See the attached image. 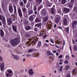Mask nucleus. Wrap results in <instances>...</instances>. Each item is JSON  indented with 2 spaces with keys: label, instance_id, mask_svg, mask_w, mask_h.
Masks as SVG:
<instances>
[{
  "label": "nucleus",
  "instance_id": "56",
  "mask_svg": "<svg viewBox=\"0 0 77 77\" xmlns=\"http://www.w3.org/2000/svg\"><path fill=\"white\" fill-rule=\"evenodd\" d=\"M72 43L73 44H74L75 43V40L74 39H72Z\"/></svg>",
  "mask_w": 77,
  "mask_h": 77
},
{
  "label": "nucleus",
  "instance_id": "1",
  "mask_svg": "<svg viewBox=\"0 0 77 77\" xmlns=\"http://www.w3.org/2000/svg\"><path fill=\"white\" fill-rule=\"evenodd\" d=\"M33 41H32V42H29V41H27L26 42V45L28 47H29L30 46H33L34 45H35L36 44L37 41L38 40V38H34V39H33Z\"/></svg>",
  "mask_w": 77,
  "mask_h": 77
},
{
  "label": "nucleus",
  "instance_id": "44",
  "mask_svg": "<svg viewBox=\"0 0 77 77\" xmlns=\"http://www.w3.org/2000/svg\"><path fill=\"white\" fill-rule=\"evenodd\" d=\"M48 46V45L46 43H45L44 44V47H47Z\"/></svg>",
  "mask_w": 77,
  "mask_h": 77
},
{
  "label": "nucleus",
  "instance_id": "27",
  "mask_svg": "<svg viewBox=\"0 0 77 77\" xmlns=\"http://www.w3.org/2000/svg\"><path fill=\"white\" fill-rule=\"evenodd\" d=\"M42 45V42L41 41H39L38 42V44L37 46V47L38 48H39L41 47V46Z\"/></svg>",
  "mask_w": 77,
  "mask_h": 77
},
{
  "label": "nucleus",
  "instance_id": "29",
  "mask_svg": "<svg viewBox=\"0 0 77 77\" xmlns=\"http://www.w3.org/2000/svg\"><path fill=\"white\" fill-rule=\"evenodd\" d=\"M14 58L16 60H19L20 59V57L16 55L14 56Z\"/></svg>",
  "mask_w": 77,
  "mask_h": 77
},
{
  "label": "nucleus",
  "instance_id": "39",
  "mask_svg": "<svg viewBox=\"0 0 77 77\" xmlns=\"http://www.w3.org/2000/svg\"><path fill=\"white\" fill-rule=\"evenodd\" d=\"M49 60L51 61H53L54 60V58L53 57H51V56H50Z\"/></svg>",
  "mask_w": 77,
  "mask_h": 77
},
{
  "label": "nucleus",
  "instance_id": "41",
  "mask_svg": "<svg viewBox=\"0 0 77 77\" xmlns=\"http://www.w3.org/2000/svg\"><path fill=\"white\" fill-rule=\"evenodd\" d=\"M33 10L34 11H36V10H37V8H36V5H35V6H34V8H33Z\"/></svg>",
  "mask_w": 77,
  "mask_h": 77
},
{
  "label": "nucleus",
  "instance_id": "6",
  "mask_svg": "<svg viewBox=\"0 0 77 77\" xmlns=\"http://www.w3.org/2000/svg\"><path fill=\"white\" fill-rule=\"evenodd\" d=\"M56 18L55 19V23L57 24L59 23V21L60 20L61 17L59 15H56Z\"/></svg>",
  "mask_w": 77,
  "mask_h": 77
},
{
  "label": "nucleus",
  "instance_id": "4",
  "mask_svg": "<svg viewBox=\"0 0 77 77\" xmlns=\"http://www.w3.org/2000/svg\"><path fill=\"white\" fill-rule=\"evenodd\" d=\"M77 20H74L72 22V28L73 30V32L74 34H75L76 31L75 30L77 27Z\"/></svg>",
  "mask_w": 77,
  "mask_h": 77
},
{
  "label": "nucleus",
  "instance_id": "53",
  "mask_svg": "<svg viewBox=\"0 0 77 77\" xmlns=\"http://www.w3.org/2000/svg\"><path fill=\"white\" fill-rule=\"evenodd\" d=\"M49 55H52L53 56L54 55V54H53V53H52L51 52H50V54H48V56H49Z\"/></svg>",
  "mask_w": 77,
  "mask_h": 77
},
{
  "label": "nucleus",
  "instance_id": "54",
  "mask_svg": "<svg viewBox=\"0 0 77 77\" xmlns=\"http://www.w3.org/2000/svg\"><path fill=\"white\" fill-rule=\"evenodd\" d=\"M0 61H3V58L0 55Z\"/></svg>",
  "mask_w": 77,
  "mask_h": 77
},
{
  "label": "nucleus",
  "instance_id": "15",
  "mask_svg": "<svg viewBox=\"0 0 77 77\" xmlns=\"http://www.w3.org/2000/svg\"><path fill=\"white\" fill-rule=\"evenodd\" d=\"M73 6V4H72V3L70 2L67 4V6L69 7L70 9L72 8Z\"/></svg>",
  "mask_w": 77,
  "mask_h": 77
},
{
  "label": "nucleus",
  "instance_id": "34",
  "mask_svg": "<svg viewBox=\"0 0 77 77\" xmlns=\"http://www.w3.org/2000/svg\"><path fill=\"white\" fill-rule=\"evenodd\" d=\"M6 71L8 73V74H10L12 73V70H10L8 69Z\"/></svg>",
  "mask_w": 77,
  "mask_h": 77
},
{
  "label": "nucleus",
  "instance_id": "3",
  "mask_svg": "<svg viewBox=\"0 0 77 77\" xmlns=\"http://www.w3.org/2000/svg\"><path fill=\"white\" fill-rule=\"evenodd\" d=\"M11 18H8L7 19V23L8 24V26H10L11 24L12 23V19H13L14 21H15V15H13V14L11 15Z\"/></svg>",
  "mask_w": 77,
  "mask_h": 77
},
{
  "label": "nucleus",
  "instance_id": "12",
  "mask_svg": "<svg viewBox=\"0 0 77 77\" xmlns=\"http://www.w3.org/2000/svg\"><path fill=\"white\" fill-rule=\"evenodd\" d=\"M9 10L11 13H12L13 12V9L12 6L10 5L9 6Z\"/></svg>",
  "mask_w": 77,
  "mask_h": 77
},
{
  "label": "nucleus",
  "instance_id": "28",
  "mask_svg": "<svg viewBox=\"0 0 77 77\" xmlns=\"http://www.w3.org/2000/svg\"><path fill=\"white\" fill-rule=\"evenodd\" d=\"M41 14L42 15L45 16L46 15V13L45 11H44V9H42V10L41 11Z\"/></svg>",
  "mask_w": 77,
  "mask_h": 77
},
{
  "label": "nucleus",
  "instance_id": "19",
  "mask_svg": "<svg viewBox=\"0 0 77 77\" xmlns=\"http://www.w3.org/2000/svg\"><path fill=\"white\" fill-rule=\"evenodd\" d=\"M46 25L47 26L48 29H50L51 28V24H49L48 22L47 23Z\"/></svg>",
  "mask_w": 77,
  "mask_h": 77
},
{
  "label": "nucleus",
  "instance_id": "59",
  "mask_svg": "<svg viewBox=\"0 0 77 77\" xmlns=\"http://www.w3.org/2000/svg\"><path fill=\"white\" fill-rule=\"evenodd\" d=\"M66 77H70V73H68L66 75Z\"/></svg>",
  "mask_w": 77,
  "mask_h": 77
},
{
  "label": "nucleus",
  "instance_id": "58",
  "mask_svg": "<svg viewBox=\"0 0 77 77\" xmlns=\"http://www.w3.org/2000/svg\"><path fill=\"white\" fill-rule=\"evenodd\" d=\"M31 56V55L30 54H27V55H26V57H29Z\"/></svg>",
  "mask_w": 77,
  "mask_h": 77
},
{
  "label": "nucleus",
  "instance_id": "57",
  "mask_svg": "<svg viewBox=\"0 0 77 77\" xmlns=\"http://www.w3.org/2000/svg\"><path fill=\"white\" fill-rule=\"evenodd\" d=\"M35 31H38V28L36 27H35L34 29Z\"/></svg>",
  "mask_w": 77,
  "mask_h": 77
},
{
  "label": "nucleus",
  "instance_id": "55",
  "mask_svg": "<svg viewBox=\"0 0 77 77\" xmlns=\"http://www.w3.org/2000/svg\"><path fill=\"white\" fill-rule=\"evenodd\" d=\"M59 61L60 62H63L64 61V60H63V59H60L59 60Z\"/></svg>",
  "mask_w": 77,
  "mask_h": 77
},
{
  "label": "nucleus",
  "instance_id": "23",
  "mask_svg": "<svg viewBox=\"0 0 77 77\" xmlns=\"http://www.w3.org/2000/svg\"><path fill=\"white\" fill-rule=\"evenodd\" d=\"M33 13V11L32 9H31L30 10L28 11V15H31Z\"/></svg>",
  "mask_w": 77,
  "mask_h": 77
},
{
  "label": "nucleus",
  "instance_id": "40",
  "mask_svg": "<svg viewBox=\"0 0 77 77\" xmlns=\"http://www.w3.org/2000/svg\"><path fill=\"white\" fill-rule=\"evenodd\" d=\"M73 11H77V7H74V9H73Z\"/></svg>",
  "mask_w": 77,
  "mask_h": 77
},
{
  "label": "nucleus",
  "instance_id": "50",
  "mask_svg": "<svg viewBox=\"0 0 77 77\" xmlns=\"http://www.w3.org/2000/svg\"><path fill=\"white\" fill-rule=\"evenodd\" d=\"M65 58H66V59L67 60H69V55H66Z\"/></svg>",
  "mask_w": 77,
  "mask_h": 77
},
{
  "label": "nucleus",
  "instance_id": "20",
  "mask_svg": "<svg viewBox=\"0 0 77 77\" xmlns=\"http://www.w3.org/2000/svg\"><path fill=\"white\" fill-rule=\"evenodd\" d=\"M29 73L30 75H32L34 74V72H33V70L32 69H30L29 70Z\"/></svg>",
  "mask_w": 77,
  "mask_h": 77
},
{
  "label": "nucleus",
  "instance_id": "21",
  "mask_svg": "<svg viewBox=\"0 0 77 77\" xmlns=\"http://www.w3.org/2000/svg\"><path fill=\"white\" fill-rule=\"evenodd\" d=\"M49 17L48 16H47L44 18L43 19V21L44 22H46L48 20Z\"/></svg>",
  "mask_w": 77,
  "mask_h": 77
},
{
  "label": "nucleus",
  "instance_id": "14",
  "mask_svg": "<svg viewBox=\"0 0 77 77\" xmlns=\"http://www.w3.org/2000/svg\"><path fill=\"white\" fill-rule=\"evenodd\" d=\"M25 36L26 38H28L31 37V35L29 34L28 32L26 33L25 34Z\"/></svg>",
  "mask_w": 77,
  "mask_h": 77
},
{
  "label": "nucleus",
  "instance_id": "62",
  "mask_svg": "<svg viewBox=\"0 0 77 77\" xmlns=\"http://www.w3.org/2000/svg\"><path fill=\"white\" fill-rule=\"evenodd\" d=\"M13 7H14V10H16V6L15 5H14L13 6Z\"/></svg>",
  "mask_w": 77,
  "mask_h": 77
},
{
  "label": "nucleus",
  "instance_id": "30",
  "mask_svg": "<svg viewBox=\"0 0 77 77\" xmlns=\"http://www.w3.org/2000/svg\"><path fill=\"white\" fill-rule=\"evenodd\" d=\"M5 74L6 75L7 77H10L11 76V74L8 73L7 71H6Z\"/></svg>",
  "mask_w": 77,
  "mask_h": 77
},
{
  "label": "nucleus",
  "instance_id": "35",
  "mask_svg": "<svg viewBox=\"0 0 77 77\" xmlns=\"http://www.w3.org/2000/svg\"><path fill=\"white\" fill-rule=\"evenodd\" d=\"M19 4L20 6L21 7H23L24 5L23 2L22 1H21L20 2H19Z\"/></svg>",
  "mask_w": 77,
  "mask_h": 77
},
{
  "label": "nucleus",
  "instance_id": "52",
  "mask_svg": "<svg viewBox=\"0 0 77 77\" xmlns=\"http://www.w3.org/2000/svg\"><path fill=\"white\" fill-rule=\"evenodd\" d=\"M63 57V56L61 55H60L59 56V58L60 59H61Z\"/></svg>",
  "mask_w": 77,
  "mask_h": 77
},
{
  "label": "nucleus",
  "instance_id": "10",
  "mask_svg": "<svg viewBox=\"0 0 77 77\" xmlns=\"http://www.w3.org/2000/svg\"><path fill=\"white\" fill-rule=\"evenodd\" d=\"M23 14V16L25 17H27L28 15L27 12L26 13V8H23L22 10Z\"/></svg>",
  "mask_w": 77,
  "mask_h": 77
},
{
  "label": "nucleus",
  "instance_id": "43",
  "mask_svg": "<svg viewBox=\"0 0 77 77\" xmlns=\"http://www.w3.org/2000/svg\"><path fill=\"white\" fill-rule=\"evenodd\" d=\"M56 42H57V44L58 45L60 44V43H61V42L59 41V40L57 41Z\"/></svg>",
  "mask_w": 77,
  "mask_h": 77
},
{
  "label": "nucleus",
  "instance_id": "32",
  "mask_svg": "<svg viewBox=\"0 0 77 77\" xmlns=\"http://www.w3.org/2000/svg\"><path fill=\"white\" fill-rule=\"evenodd\" d=\"M52 5V4L51 3H48L47 4V7H51Z\"/></svg>",
  "mask_w": 77,
  "mask_h": 77
},
{
  "label": "nucleus",
  "instance_id": "22",
  "mask_svg": "<svg viewBox=\"0 0 77 77\" xmlns=\"http://www.w3.org/2000/svg\"><path fill=\"white\" fill-rule=\"evenodd\" d=\"M35 22L36 23H41V20L39 18H36L35 20Z\"/></svg>",
  "mask_w": 77,
  "mask_h": 77
},
{
  "label": "nucleus",
  "instance_id": "47",
  "mask_svg": "<svg viewBox=\"0 0 77 77\" xmlns=\"http://www.w3.org/2000/svg\"><path fill=\"white\" fill-rule=\"evenodd\" d=\"M62 68H63V66H61L60 67V68L59 71L60 72H62Z\"/></svg>",
  "mask_w": 77,
  "mask_h": 77
},
{
  "label": "nucleus",
  "instance_id": "31",
  "mask_svg": "<svg viewBox=\"0 0 77 77\" xmlns=\"http://www.w3.org/2000/svg\"><path fill=\"white\" fill-rule=\"evenodd\" d=\"M66 2V0H61V3L63 5L65 4Z\"/></svg>",
  "mask_w": 77,
  "mask_h": 77
},
{
  "label": "nucleus",
  "instance_id": "13",
  "mask_svg": "<svg viewBox=\"0 0 77 77\" xmlns=\"http://www.w3.org/2000/svg\"><path fill=\"white\" fill-rule=\"evenodd\" d=\"M42 25V23H39L38 24H36L35 25V27H39V29H41L42 28V26H41Z\"/></svg>",
  "mask_w": 77,
  "mask_h": 77
},
{
  "label": "nucleus",
  "instance_id": "45",
  "mask_svg": "<svg viewBox=\"0 0 77 77\" xmlns=\"http://www.w3.org/2000/svg\"><path fill=\"white\" fill-rule=\"evenodd\" d=\"M30 6V4L29 3H28L27 5H26V7L27 8H28Z\"/></svg>",
  "mask_w": 77,
  "mask_h": 77
},
{
  "label": "nucleus",
  "instance_id": "8",
  "mask_svg": "<svg viewBox=\"0 0 77 77\" xmlns=\"http://www.w3.org/2000/svg\"><path fill=\"white\" fill-rule=\"evenodd\" d=\"M17 12L18 13L19 16L20 17H22L23 16L21 10L20 8L17 9Z\"/></svg>",
  "mask_w": 77,
  "mask_h": 77
},
{
  "label": "nucleus",
  "instance_id": "16",
  "mask_svg": "<svg viewBox=\"0 0 77 77\" xmlns=\"http://www.w3.org/2000/svg\"><path fill=\"white\" fill-rule=\"evenodd\" d=\"M51 10V13L53 15H54V16L55 15V13H54V10H55L54 8V7H53L52 8Z\"/></svg>",
  "mask_w": 77,
  "mask_h": 77
},
{
  "label": "nucleus",
  "instance_id": "64",
  "mask_svg": "<svg viewBox=\"0 0 77 77\" xmlns=\"http://www.w3.org/2000/svg\"><path fill=\"white\" fill-rule=\"evenodd\" d=\"M55 46L56 47H57V48H60V46H57V45H56V44H55Z\"/></svg>",
  "mask_w": 77,
  "mask_h": 77
},
{
  "label": "nucleus",
  "instance_id": "63",
  "mask_svg": "<svg viewBox=\"0 0 77 77\" xmlns=\"http://www.w3.org/2000/svg\"><path fill=\"white\" fill-rule=\"evenodd\" d=\"M71 2L72 3V4L74 3L75 2V0H71Z\"/></svg>",
  "mask_w": 77,
  "mask_h": 77
},
{
  "label": "nucleus",
  "instance_id": "61",
  "mask_svg": "<svg viewBox=\"0 0 77 77\" xmlns=\"http://www.w3.org/2000/svg\"><path fill=\"white\" fill-rule=\"evenodd\" d=\"M58 29H61V30H63L62 28L61 27V26H59V27H58Z\"/></svg>",
  "mask_w": 77,
  "mask_h": 77
},
{
  "label": "nucleus",
  "instance_id": "51",
  "mask_svg": "<svg viewBox=\"0 0 77 77\" xmlns=\"http://www.w3.org/2000/svg\"><path fill=\"white\" fill-rule=\"evenodd\" d=\"M33 51V50L32 49H30L29 50V53H31V52H32Z\"/></svg>",
  "mask_w": 77,
  "mask_h": 77
},
{
  "label": "nucleus",
  "instance_id": "37",
  "mask_svg": "<svg viewBox=\"0 0 77 77\" xmlns=\"http://www.w3.org/2000/svg\"><path fill=\"white\" fill-rule=\"evenodd\" d=\"M42 0H36V2L40 4L42 2Z\"/></svg>",
  "mask_w": 77,
  "mask_h": 77
},
{
  "label": "nucleus",
  "instance_id": "25",
  "mask_svg": "<svg viewBox=\"0 0 77 77\" xmlns=\"http://www.w3.org/2000/svg\"><path fill=\"white\" fill-rule=\"evenodd\" d=\"M13 29L15 32H17V27L16 26L14 25L12 26Z\"/></svg>",
  "mask_w": 77,
  "mask_h": 77
},
{
  "label": "nucleus",
  "instance_id": "48",
  "mask_svg": "<svg viewBox=\"0 0 77 77\" xmlns=\"http://www.w3.org/2000/svg\"><path fill=\"white\" fill-rule=\"evenodd\" d=\"M47 34H45L43 36V38H46L47 37Z\"/></svg>",
  "mask_w": 77,
  "mask_h": 77
},
{
  "label": "nucleus",
  "instance_id": "24",
  "mask_svg": "<svg viewBox=\"0 0 77 77\" xmlns=\"http://www.w3.org/2000/svg\"><path fill=\"white\" fill-rule=\"evenodd\" d=\"M31 26H27L25 28V29L26 30L28 31L30 30L31 29Z\"/></svg>",
  "mask_w": 77,
  "mask_h": 77
},
{
  "label": "nucleus",
  "instance_id": "60",
  "mask_svg": "<svg viewBox=\"0 0 77 77\" xmlns=\"http://www.w3.org/2000/svg\"><path fill=\"white\" fill-rule=\"evenodd\" d=\"M23 2L24 4H26L27 2V0H23Z\"/></svg>",
  "mask_w": 77,
  "mask_h": 77
},
{
  "label": "nucleus",
  "instance_id": "33",
  "mask_svg": "<svg viewBox=\"0 0 77 77\" xmlns=\"http://www.w3.org/2000/svg\"><path fill=\"white\" fill-rule=\"evenodd\" d=\"M72 73L74 74L75 75L76 74V70L75 69H73L72 71Z\"/></svg>",
  "mask_w": 77,
  "mask_h": 77
},
{
  "label": "nucleus",
  "instance_id": "7",
  "mask_svg": "<svg viewBox=\"0 0 77 77\" xmlns=\"http://www.w3.org/2000/svg\"><path fill=\"white\" fill-rule=\"evenodd\" d=\"M70 11V9L69 8H66L65 7L63 11V13L64 14L68 13Z\"/></svg>",
  "mask_w": 77,
  "mask_h": 77
},
{
  "label": "nucleus",
  "instance_id": "9",
  "mask_svg": "<svg viewBox=\"0 0 77 77\" xmlns=\"http://www.w3.org/2000/svg\"><path fill=\"white\" fill-rule=\"evenodd\" d=\"M36 15L35 14H33L29 18V20L30 22H32L34 20V18H35L36 17Z\"/></svg>",
  "mask_w": 77,
  "mask_h": 77
},
{
  "label": "nucleus",
  "instance_id": "42",
  "mask_svg": "<svg viewBox=\"0 0 77 77\" xmlns=\"http://www.w3.org/2000/svg\"><path fill=\"white\" fill-rule=\"evenodd\" d=\"M50 41L52 43H54V41H53V39L52 38H50Z\"/></svg>",
  "mask_w": 77,
  "mask_h": 77
},
{
  "label": "nucleus",
  "instance_id": "49",
  "mask_svg": "<svg viewBox=\"0 0 77 77\" xmlns=\"http://www.w3.org/2000/svg\"><path fill=\"white\" fill-rule=\"evenodd\" d=\"M69 65H67L66 66V70H68V69H69Z\"/></svg>",
  "mask_w": 77,
  "mask_h": 77
},
{
  "label": "nucleus",
  "instance_id": "2",
  "mask_svg": "<svg viewBox=\"0 0 77 77\" xmlns=\"http://www.w3.org/2000/svg\"><path fill=\"white\" fill-rule=\"evenodd\" d=\"M19 39L18 38H16L13 39H11L10 41V44L11 45L15 46L17 45L19 42Z\"/></svg>",
  "mask_w": 77,
  "mask_h": 77
},
{
  "label": "nucleus",
  "instance_id": "38",
  "mask_svg": "<svg viewBox=\"0 0 77 77\" xmlns=\"http://www.w3.org/2000/svg\"><path fill=\"white\" fill-rule=\"evenodd\" d=\"M73 50H74V51H77V46H73Z\"/></svg>",
  "mask_w": 77,
  "mask_h": 77
},
{
  "label": "nucleus",
  "instance_id": "46",
  "mask_svg": "<svg viewBox=\"0 0 77 77\" xmlns=\"http://www.w3.org/2000/svg\"><path fill=\"white\" fill-rule=\"evenodd\" d=\"M69 62L67 60H65L64 63V64H67Z\"/></svg>",
  "mask_w": 77,
  "mask_h": 77
},
{
  "label": "nucleus",
  "instance_id": "11",
  "mask_svg": "<svg viewBox=\"0 0 77 77\" xmlns=\"http://www.w3.org/2000/svg\"><path fill=\"white\" fill-rule=\"evenodd\" d=\"M4 62H3L2 63H1L0 69L2 71H3V70L4 69Z\"/></svg>",
  "mask_w": 77,
  "mask_h": 77
},
{
  "label": "nucleus",
  "instance_id": "17",
  "mask_svg": "<svg viewBox=\"0 0 77 77\" xmlns=\"http://www.w3.org/2000/svg\"><path fill=\"white\" fill-rule=\"evenodd\" d=\"M63 22L64 25L67 26V20L66 18H64Z\"/></svg>",
  "mask_w": 77,
  "mask_h": 77
},
{
  "label": "nucleus",
  "instance_id": "18",
  "mask_svg": "<svg viewBox=\"0 0 77 77\" xmlns=\"http://www.w3.org/2000/svg\"><path fill=\"white\" fill-rule=\"evenodd\" d=\"M0 35L2 38H3L4 35V33L2 29H0Z\"/></svg>",
  "mask_w": 77,
  "mask_h": 77
},
{
  "label": "nucleus",
  "instance_id": "5",
  "mask_svg": "<svg viewBox=\"0 0 77 77\" xmlns=\"http://www.w3.org/2000/svg\"><path fill=\"white\" fill-rule=\"evenodd\" d=\"M0 20H2L4 28L6 27V20L5 17L2 15H0Z\"/></svg>",
  "mask_w": 77,
  "mask_h": 77
},
{
  "label": "nucleus",
  "instance_id": "26",
  "mask_svg": "<svg viewBox=\"0 0 77 77\" xmlns=\"http://www.w3.org/2000/svg\"><path fill=\"white\" fill-rule=\"evenodd\" d=\"M34 56L36 57H38V56L39 55V52H37V53H34Z\"/></svg>",
  "mask_w": 77,
  "mask_h": 77
},
{
  "label": "nucleus",
  "instance_id": "36",
  "mask_svg": "<svg viewBox=\"0 0 77 77\" xmlns=\"http://www.w3.org/2000/svg\"><path fill=\"white\" fill-rule=\"evenodd\" d=\"M66 31L67 33H69V27H67L66 28Z\"/></svg>",
  "mask_w": 77,
  "mask_h": 77
}]
</instances>
